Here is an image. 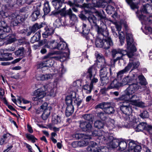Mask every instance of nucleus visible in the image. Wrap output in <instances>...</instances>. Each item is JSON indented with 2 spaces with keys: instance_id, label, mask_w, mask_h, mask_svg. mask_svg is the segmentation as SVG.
I'll use <instances>...</instances> for the list:
<instances>
[{
  "instance_id": "nucleus-3",
  "label": "nucleus",
  "mask_w": 152,
  "mask_h": 152,
  "mask_svg": "<svg viewBox=\"0 0 152 152\" xmlns=\"http://www.w3.org/2000/svg\"><path fill=\"white\" fill-rule=\"evenodd\" d=\"M96 70L93 66H91L88 69L86 72L84 73L82 76L85 77L91 80L90 84L92 86L95 84L98 81V79L96 76Z\"/></svg>"
},
{
  "instance_id": "nucleus-31",
  "label": "nucleus",
  "mask_w": 152,
  "mask_h": 152,
  "mask_svg": "<svg viewBox=\"0 0 152 152\" xmlns=\"http://www.w3.org/2000/svg\"><path fill=\"white\" fill-rule=\"evenodd\" d=\"M120 84L116 79H114L111 83L110 86L108 87V88L112 89L117 88L120 86Z\"/></svg>"
},
{
  "instance_id": "nucleus-6",
  "label": "nucleus",
  "mask_w": 152,
  "mask_h": 152,
  "mask_svg": "<svg viewBox=\"0 0 152 152\" xmlns=\"http://www.w3.org/2000/svg\"><path fill=\"white\" fill-rule=\"evenodd\" d=\"M140 86L138 85L137 84H133L129 85V86L126 88L125 91V94L122 95L121 96L117 99H120L121 98L127 96L131 95L133 94L138 89L141 88Z\"/></svg>"
},
{
  "instance_id": "nucleus-47",
  "label": "nucleus",
  "mask_w": 152,
  "mask_h": 152,
  "mask_svg": "<svg viewBox=\"0 0 152 152\" xmlns=\"http://www.w3.org/2000/svg\"><path fill=\"white\" fill-rule=\"evenodd\" d=\"M103 39H102L99 38L96 39L95 44L96 47L98 48H103Z\"/></svg>"
},
{
  "instance_id": "nucleus-13",
  "label": "nucleus",
  "mask_w": 152,
  "mask_h": 152,
  "mask_svg": "<svg viewBox=\"0 0 152 152\" xmlns=\"http://www.w3.org/2000/svg\"><path fill=\"white\" fill-rule=\"evenodd\" d=\"M0 39L6 40L8 43H11L15 40V35L14 34H10L7 36L3 33L0 35Z\"/></svg>"
},
{
  "instance_id": "nucleus-26",
  "label": "nucleus",
  "mask_w": 152,
  "mask_h": 152,
  "mask_svg": "<svg viewBox=\"0 0 152 152\" xmlns=\"http://www.w3.org/2000/svg\"><path fill=\"white\" fill-rule=\"evenodd\" d=\"M52 3L55 9L56 10H58L61 8L63 4L61 0H53Z\"/></svg>"
},
{
  "instance_id": "nucleus-63",
  "label": "nucleus",
  "mask_w": 152,
  "mask_h": 152,
  "mask_svg": "<svg viewBox=\"0 0 152 152\" xmlns=\"http://www.w3.org/2000/svg\"><path fill=\"white\" fill-rule=\"evenodd\" d=\"M92 1L95 7H98L102 4L100 0H92Z\"/></svg>"
},
{
  "instance_id": "nucleus-43",
  "label": "nucleus",
  "mask_w": 152,
  "mask_h": 152,
  "mask_svg": "<svg viewBox=\"0 0 152 152\" xmlns=\"http://www.w3.org/2000/svg\"><path fill=\"white\" fill-rule=\"evenodd\" d=\"M42 23L38 24L37 23H35L32 27H30L35 33L38 29L43 27Z\"/></svg>"
},
{
  "instance_id": "nucleus-64",
  "label": "nucleus",
  "mask_w": 152,
  "mask_h": 152,
  "mask_svg": "<svg viewBox=\"0 0 152 152\" xmlns=\"http://www.w3.org/2000/svg\"><path fill=\"white\" fill-rule=\"evenodd\" d=\"M106 11L108 13H111L112 11H113L114 8L111 5H108L106 9Z\"/></svg>"
},
{
  "instance_id": "nucleus-60",
  "label": "nucleus",
  "mask_w": 152,
  "mask_h": 152,
  "mask_svg": "<svg viewBox=\"0 0 152 152\" xmlns=\"http://www.w3.org/2000/svg\"><path fill=\"white\" fill-rule=\"evenodd\" d=\"M124 118L126 121L129 122H132L134 120V117L131 114L126 115V116Z\"/></svg>"
},
{
  "instance_id": "nucleus-23",
  "label": "nucleus",
  "mask_w": 152,
  "mask_h": 152,
  "mask_svg": "<svg viewBox=\"0 0 152 152\" xmlns=\"http://www.w3.org/2000/svg\"><path fill=\"white\" fill-rule=\"evenodd\" d=\"M76 97V93L75 92H72L69 96H67L66 98V104H72L73 99H75Z\"/></svg>"
},
{
  "instance_id": "nucleus-4",
  "label": "nucleus",
  "mask_w": 152,
  "mask_h": 152,
  "mask_svg": "<svg viewBox=\"0 0 152 152\" xmlns=\"http://www.w3.org/2000/svg\"><path fill=\"white\" fill-rule=\"evenodd\" d=\"M140 97L138 96L137 94H132L131 95L127 96L120 99H117L118 101L127 100L130 101L132 104L136 106L143 107L144 106V103L142 102H140Z\"/></svg>"
},
{
  "instance_id": "nucleus-48",
  "label": "nucleus",
  "mask_w": 152,
  "mask_h": 152,
  "mask_svg": "<svg viewBox=\"0 0 152 152\" xmlns=\"http://www.w3.org/2000/svg\"><path fill=\"white\" fill-rule=\"evenodd\" d=\"M50 85L48 86H44L43 88H47V89L48 92L49 93V95L51 96H54L55 94L54 90L52 87L50 88Z\"/></svg>"
},
{
  "instance_id": "nucleus-32",
  "label": "nucleus",
  "mask_w": 152,
  "mask_h": 152,
  "mask_svg": "<svg viewBox=\"0 0 152 152\" xmlns=\"http://www.w3.org/2000/svg\"><path fill=\"white\" fill-rule=\"evenodd\" d=\"M25 53V49L23 47H21L15 52V55L19 56L24 57Z\"/></svg>"
},
{
  "instance_id": "nucleus-15",
  "label": "nucleus",
  "mask_w": 152,
  "mask_h": 152,
  "mask_svg": "<svg viewBox=\"0 0 152 152\" xmlns=\"http://www.w3.org/2000/svg\"><path fill=\"white\" fill-rule=\"evenodd\" d=\"M105 37V38L103 39V48L106 50L113 46V43L110 37L108 36Z\"/></svg>"
},
{
  "instance_id": "nucleus-51",
  "label": "nucleus",
  "mask_w": 152,
  "mask_h": 152,
  "mask_svg": "<svg viewBox=\"0 0 152 152\" xmlns=\"http://www.w3.org/2000/svg\"><path fill=\"white\" fill-rule=\"evenodd\" d=\"M69 18L70 19V21L71 24L72 25L74 24L75 22H76L77 20V18L76 16L72 12L71 14L69 16Z\"/></svg>"
},
{
  "instance_id": "nucleus-52",
  "label": "nucleus",
  "mask_w": 152,
  "mask_h": 152,
  "mask_svg": "<svg viewBox=\"0 0 152 152\" xmlns=\"http://www.w3.org/2000/svg\"><path fill=\"white\" fill-rule=\"evenodd\" d=\"M98 117L102 121H105L107 118L106 114L104 112H100L97 114Z\"/></svg>"
},
{
  "instance_id": "nucleus-9",
  "label": "nucleus",
  "mask_w": 152,
  "mask_h": 152,
  "mask_svg": "<svg viewBox=\"0 0 152 152\" xmlns=\"http://www.w3.org/2000/svg\"><path fill=\"white\" fill-rule=\"evenodd\" d=\"M121 110L125 115H129L132 112V109L129 104L126 102H124L121 106Z\"/></svg>"
},
{
  "instance_id": "nucleus-28",
  "label": "nucleus",
  "mask_w": 152,
  "mask_h": 152,
  "mask_svg": "<svg viewBox=\"0 0 152 152\" xmlns=\"http://www.w3.org/2000/svg\"><path fill=\"white\" fill-rule=\"evenodd\" d=\"M40 37L41 35L40 32L39 31H38L31 37L30 42L32 43H34L35 42H38L40 39Z\"/></svg>"
},
{
  "instance_id": "nucleus-49",
  "label": "nucleus",
  "mask_w": 152,
  "mask_h": 152,
  "mask_svg": "<svg viewBox=\"0 0 152 152\" xmlns=\"http://www.w3.org/2000/svg\"><path fill=\"white\" fill-rule=\"evenodd\" d=\"M82 35H86L89 33V29L86 27V25L83 23L82 25Z\"/></svg>"
},
{
  "instance_id": "nucleus-46",
  "label": "nucleus",
  "mask_w": 152,
  "mask_h": 152,
  "mask_svg": "<svg viewBox=\"0 0 152 152\" xmlns=\"http://www.w3.org/2000/svg\"><path fill=\"white\" fill-rule=\"evenodd\" d=\"M83 99L78 97L74 100L73 104L74 105H76L78 107L81 104L83 103Z\"/></svg>"
},
{
  "instance_id": "nucleus-24",
  "label": "nucleus",
  "mask_w": 152,
  "mask_h": 152,
  "mask_svg": "<svg viewBox=\"0 0 152 152\" xmlns=\"http://www.w3.org/2000/svg\"><path fill=\"white\" fill-rule=\"evenodd\" d=\"M127 47L128 51H127V53L126 55L127 54L129 58H131L133 56V53L137 51V49L134 45L129 46V48L127 46Z\"/></svg>"
},
{
  "instance_id": "nucleus-35",
  "label": "nucleus",
  "mask_w": 152,
  "mask_h": 152,
  "mask_svg": "<svg viewBox=\"0 0 152 152\" xmlns=\"http://www.w3.org/2000/svg\"><path fill=\"white\" fill-rule=\"evenodd\" d=\"M54 29L52 28H48L45 32L42 34V36L44 37L47 38L49 35H50L53 34Z\"/></svg>"
},
{
  "instance_id": "nucleus-8",
  "label": "nucleus",
  "mask_w": 152,
  "mask_h": 152,
  "mask_svg": "<svg viewBox=\"0 0 152 152\" xmlns=\"http://www.w3.org/2000/svg\"><path fill=\"white\" fill-rule=\"evenodd\" d=\"M9 19L14 26H17L20 23L22 20L21 17L16 13H12L9 16Z\"/></svg>"
},
{
  "instance_id": "nucleus-18",
  "label": "nucleus",
  "mask_w": 152,
  "mask_h": 152,
  "mask_svg": "<svg viewBox=\"0 0 152 152\" xmlns=\"http://www.w3.org/2000/svg\"><path fill=\"white\" fill-rule=\"evenodd\" d=\"M98 138L102 141H106L108 138L109 134L105 133L104 131L98 129Z\"/></svg>"
},
{
  "instance_id": "nucleus-12",
  "label": "nucleus",
  "mask_w": 152,
  "mask_h": 152,
  "mask_svg": "<svg viewBox=\"0 0 152 152\" xmlns=\"http://www.w3.org/2000/svg\"><path fill=\"white\" fill-rule=\"evenodd\" d=\"M80 127L84 132H90L92 129V126L90 123L83 121H80Z\"/></svg>"
},
{
  "instance_id": "nucleus-41",
  "label": "nucleus",
  "mask_w": 152,
  "mask_h": 152,
  "mask_svg": "<svg viewBox=\"0 0 152 152\" xmlns=\"http://www.w3.org/2000/svg\"><path fill=\"white\" fill-rule=\"evenodd\" d=\"M110 75L100 76L101 83L103 85H106L109 82V77Z\"/></svg>"
},
{
  "instance_id": "nucleus-62",
  "label": "nucleus",
  "mask_w": 152,
  "mask_h": 152,
  "mask_svg": "<svg viewBox=\"0 0 152 152\" xmlns=\"http://www.w3.org/2000/svg\"><path fill=\"white\" fill-rule=\"evenodd\" d=\"M26 137L29 140H31L32 142L34 143L35 142L37 139L32 135L29 134H27Z\"/></svg>"
},
{
  "instance_id": "nucleus-29",
  "label": "nucleus",
  "mask_w": 152,
  "mask_h": 152,
  "mask_svg": "<svg viewBox=\"0 0 152 152\" xmlns=\"http://www.w3.org/2000/svg\"><path fill=\"white\" fill-rule=\"evenodd\" d=\"M10 135L9 134H4L0 138V145H1L7 143L8 141Z\"/></svg>"
},
{
  "instance_id": "nucleus-14",
  "label": "nucleus",
  "mask_w": 152,
  "mask_h": 152,
  "mask_svg": "<svg viewBox=\"0 0 152 152\" xmlns=\"http://www.w3.org/2000/svg\"><path fill=\"white\" fill-rule=\"evenodd\" d=\"M120 139L114 138L112 136H109L106 141L109 142V145L112 148H116L118 146Z\"/></svg>"
},
{
  "instance_id": "nucleus-20",
  "label": "nucleus",
  "mask_w": 152,
  "mask_h": 152,
  "mask_svg": "<svg viewBox=\"0 0 152 152\" xmlns=\"http://www.w3.org/2000/svg\"><path fill=\"white\" fill-rule=\"evenodd\" d=\"M95 27L98 34L105 37H107L108 36L109 33L107 31L104 30V29L99 27L98 25Z\"/></svg>"
},
{
  "instance_id": "nucleus-61",
  "label": "nucleus",
  "mask_w": 152,
  "mask_h": 152,
  "mask_svg": "<svg viewBox=\"0 0 152 152\" xmlns=\"http://www.w3.org/2000/svg\"><path fill=\"white\" fill-rule=\"evenodd\" d=\"M53 25L55 28H58L61 25L60 20L58 18L53 23Z\"/></svg>"
},
{
  "instance_id": "nucleus-36",
  "label": "nucleus",
  "mask_w": 152,
  "mask_h": 152,
  "mask_svg": "<svg viewBox=\"0 0 152 152\" xmlns=\"http://www.w3.org/2000/svg\"><path fill=\"white\" fill-rule=\"evenodd\" d=\"M146 125L145 123L142 122L140 123L136 127V131L138 132L143 131L145 129Z\"/></svg>"
},
{
  "instance_id": "nucleus-34",
  "label": "nucleus",
  "mask_w": 152,
  "mask_h": 152,
  "mask_svg": "<svg viewBox=\"0 0 152 152\" xmlns=\"http://www.w3.org/2000/svg\"><path fill=\"white\" fill-rule=\"evenodd\" d=\"M127 143L125 141H124L122 139H120L119 145H118L119 148L121 151L124 150L126 147Z\"/></svg>"
},
{
  "instance_id": "nucleus-45",
  "label": "nucleus",
  "mask_w": 152,
  "mask_h": 152,
  "mask_svg": "<svg viewBox=\"0 0 152 152\" xmlns=\"http://www.w3.org/2000/svg\"><path fill=\"white\" fill-rule=\"evenodd\" d=\"M52 76H53L51 74H48L41 75L38 77L41 80H48L51 78L52 77Z\"/></svg>"
},
{
  "instance_id": "nucleus-19",
  "label": "nucleus",
  "mask_w": 152,
  "mask_h": 152,
  "mask_svg": "<svg viewBox=\"0 0 152 152\" xmlns=\"http://www.w3.org/2000/svg\"><path fill=\"white\" fill-rule=\"evenodd\" d=\"M97 145L94 142H91L87 147L86 152H97Z\"/></svg>"
},
{
  "instance_id": "nucleus-37",
  "label": "nucleus",
  "mask_w": 152,
  "mask_h": 152,
  "mask_svg": "<svg viewBox=\"0 0 152 152\" xmlns=\"http://www.w3.org/2000/svg\"><path fill=\"white\" fill-rule=\"evenodd\" d=\"M138 79L139 80V83L142 85L145 86L148 84L146 79L144 76L141 75H138Z\"/></svg>"
},
{
  "instance_id": "nucleus-27",
  "label": "nucleus",
  "mask_w": 152,
  "mask_h": 152,
  "mask_svg": "<svg viewBox=\"0 0 152 152\" xmlns=\"http://www.w3.org/2000/svg\"><path fill=\"white\" fill-rule=\"evenodd\" d=\"M126 39L127 41V46L128 47L131 46L132 45H132L133 41V39L132 35L130 33H126Z\"/></svg>"
},
{
  "instance_id": "nucleus-17",
  "label": "nucleus",
  "mask_w": 152,
  "mask_h": 152,
  "mask_svg": "<svg viewBox=\"0 0 152 152\" xmlns=\"http://www.w3.org/2000/svg\"><path fill=\"white\" fill-rule=\"evenodd\" d=\"M10 27L8 26L6 22L4 21H0V35L3 34V32H9L10 30Z\"/></svg>"
},
{
  "instance_id": "nucleus-53",
  "label": "nucleus",
  "mask_w": 152,
  "mask_h": 152,
  "mask_svg": "<svg viewBox=\"0 0 152 152\" xmlns=\"http://www.w3.org/2000/svg\"><path fill=\"white\" fill-rule=\"evenodd\" d=\"M82 117L85 120L89 121L92 122L93 120L92 115L91 114H85L82 116Z\"/></svg>"
},
{
  "instance_id": "nucleus-50",
  "label": "nucleus",
  "mask_w": 152,
  "mask_h": 152,
  "mask_svg": "<svg viewBox=\"0 0 152 152\" xmlns=\"http://www.w3.org/2000/svg\"><path fill=\"white\" fill-rule=\"evenodd\" d=\"M104 126V124L99 120H97L94 123V126L99 129L103 128Z\"/></svg>"
},
{
  "instance_id": "nucleus-57",
  "label": "nucleus",
  "mask_w": 152,
  "mask_h": 152,
  "mask_svg": "<svg viewBox=\"0 0 152 152\" xmlns=\"http://www.w3.org/2000/svg\"><path fill=\"white\" fill-rule=\"evenodd\" d=\"M119 33V38L120 41L121 45L124 43V40L125 39V37L124 33L123 32H121V33L118 32Z\"/></svg>"
},
{
  "instance_id": "nucleus-22",
  "label": "nucleus",
  "mask_w": 152,
  "mask_h": 152,
  "mask_svg": "<svg viewBox=\"0 0 152 152\" xmlns=\"http://www.w3.org/2000/svg\"><path fill=\"white\" fill-rule=\"evenodd\" d=\"M67 107L66 108L65 114L66 115L69 116L73 113L74 111V105L72 104H66Z\"/></svg>"
},
{
  "instance_id": "nucleus-56",
  "label": "nucleus",
  "mask_w": 152,
  "mask_h": 152,
  "mask_svg": "<svg viewBox=\"0 0 152 152\" xmlns=\"http://www.w3.org/2000/svg\"><path fill=\"white\" fill-rule=\"evenodd\" d=\"M46 67H50L53 65V62L52 58H49L44 61Z\"/></svg>"
},
{
  "instance_id": "nucleus-7",
  "label": "nucleus",
  "mask_w": 152,
  "mask_h": 152,
  "mask_svg": "<svg viewBox=\"0 0 152 152\" xmlns=\"http://www.w3.org/2000/svg\"><path fill=\"white\" fill-rule=\"evenodd\" d=\"M42 88H39L35 91L34 93V96L32 99L33 101H37L41 103L43 102L42 99L45 96L46 93Z\"/></svg>"
},
{
  "instance_id": "nucleus-44",
  "label": "nucleus",
  "mask_w": 152,
  "mask_h": 152,
  "mask_svg": "<svg viewBox=\"0 0 152 152\" xmlns=\"http://www.w3.org/2000/svg\"><path fill=\"white\" fill-rule=\"evenodd\" d=\"M40 15V12L39 10L34 11L31 15L32 20L33 21L36 20Z\"/></svg>"
},
{
  "instance_id": "nucleus-39",
  "label": "nucleus",
  "mask_w": 152,
  "mask_h": 152,
  "mask_svg": "<svg viewBox=\"0 0 152 152\" xmlns=\"http://www.w3.org/2000/svg\"><path fill=\"white\" fill-rule=\"evenodd\" d=\"M95 13L96 14L95 15L100 19H104L106 17L104 12L102 10L100 11H96L95 12Z\"/></svg>"
},
{
  "instance_id": "nucleus-33",
  "label": "nucleus",
  "mask_w": 152,
  "mask_h": 152,
  "mask_svg": "<svg viewBox=\"0 0 152 152\" xmlns=\"http://www.w3.org/2000/svg\"><path fill=\"white\" fill-rule=\"evenodd\" d=\"M43 10L45 15H47L50 12V7L48 1H47L44 3Z\"/></svg>"
},
{
  "instance_id": "nucleus-2",
  "label": "nucleus",
  "mask_w": 152,
  "mask_h": 152,
  "mask_svg": "<svg viewBox=\"0 0 152 152\" xmlns=\"http://www.w3.org/2000/svg\"><path fill=\"white\" fill-rule=\"evenodd\" d=\"M44 48H47L52 49H57L59 50L65 49L68 50L67 45L64 41H56L54 40L50 41L48 44L45 45Z\"/></svg>"
},
{
  "instance_id": "nucleus-10",
  "label": "nucleus",
  "mask_w": 152,
  "mask_h": 152,
  "mask_svg": "<svg viewBox=\"0 0 152 152\" xmlns=\"http://www.w3.org/2000/svg\"><path fill=\"white\" fill-rule=\"evenodd\" d=\"M129 152H140L142 149L141 146L133 142H130L129 144Z\"/></svg>"
},
{
  "instance_id": "nucleus-55",
  "label": "nucleus",
  "mask_w": 152,
  "mask_h": 152,
  "mask_svg": "<svg viewBox=\"0 0 152 152\" xmlns=\"http://www.w3.org/2000/svg\"><path fill=\"white\" fill-rule=\"evenodd\" d=\"M50 113V110L44 111L42 117L44 120H46Z\"/></svg>"
},
{
  "instance_id": "nucleus-42",
  "label": "nucleus",
  "mask_w": 152,
  "mask_h": 152,
  "mask_svg": "<svg viewBox=\"0 0 152 152\" xmlns=\"http://www.w3.org/2000/svg\"><path fill=\"white\" fill-rule=\"evenodd\" d=\"M109 104L106 106V108L104 109V111L106 113L108 114H113L114 113L115 110L114 108L111 106H109Z\"/></svg>"
},
{
  "instance_id": "nucleus-30",
  "label": "nucleus",
  "mask_w": 152,
  "mask_h": 152,
  "mask_svg": "<svg viewBox=\"0 0 152 152\" xmlns=\"http://www.w3.org/2000/svg\"><path fill=\"white\" fill-rule=\"evenodd\" d=\"M151 7L149 4H147L143 5L141 9L142 12L144 13L148 14L150 10L151 9Z\"/></svg>"
},
{
  "instance_id": "nucleus-16",
  "label": "nucleus",
  "mask_w": 152,
  "mask_h": 152,
  "mask_svg": "<svg viewBox=\"0 0 152 152\" xmlns=\"http://www.w3.org/2000/svg\"><path fill=\"white\" fill-rule=\"evenodd\" d=\"M86 16H88L87 20L90 23L91 27H95L97 25L98 20L96 17L94 15L91 14L88 16V13H86Z\"/></svg>"
},
{
  "instance_id": "nucleus-40",
  "label": "nucleus",
  "mask_w": 152,
  "mask_h": 152,
  "mask_svg": "<svg viewBox=\"0 0 152 152\" xmlns=\"http://www.w3.org/2000/svg\"><path fill=\"white\" fill-rule=\"evenodd\" d=\"M129 71L127 68L126 66L124 69L119 71L117 74V77L118 79L121 80L122 77L123 76V74Z\"/></svg>"
},
{
  "instance_id": "nucleus-1",
  "label": "nucleus",
  "mask_w": 152,
  "mask_h": 152,
  "mask_svg": "<svg viewBox=\"0 0 152 152\" xmlns=\"http://www.w3.org/2000/svg\"><path fill=\"white\" fill-rule=\"evenodd\" d=\"M96 58L99 62L104 63L103 65H101V69L99 71L100 76L111 75L113 73L111 68L109 67V66L104 57L98 54Z\"/></svg>"
},
{
  "instance_id": "nucleus-11",
  "label": "nucleus",
  "mask_w": 152,
  "mask_h": 152,
  "mask_svg": "<svg viewBox=\"0 0 152 152\" xmlns=\"http://www.w3.org/2000/svg\"><path fill=\"white\" fill-rule=\"evenodd\" d=\"M140 64V63L137 59L135 58H131L130 59L129 62L126 67L129 70L131 68H132L131 70V71H132L134 69L137 68L139 66Z\"/></svg>"
},
{
  "instance_id": "nucleus-5",
  "label": "nucleus",
  "mask_w": 152,
  "mask_h": 152,
  "mask_svg": "<svg viewBox=\"0 0 152 152\" xmlns=\"http://www.w3.org/2000/svg\"><path fill=\"white\" fill-rule=\"evenodd\" d=\"M127 53L126 50H124L119 48L113 49L111 51V54L113 58L117 57L113 60V62L115 63L117 61L122 59L123 56Z\"/></svg>"
},
{
  "instance_id": "nucleus-58",
  "label": "nucleus",
  "mask_w": 152,
  "mask_h": 152,
  "mask_svg": "<svg viewBox=\"0 0 152 152\" xmlns=\"http://www.w3.org/2000/svg\"><path fill=\"white\" fill-rule=\"evenodd\" d=\"M139 116L142 118H147L149 117V115L147 111L144 110L140 113Z\"/></svg>"
},
{
  "instance_id": "nucleus-38",
  "label": "nucleus",
  "mask_w": 152,
  "mask_h": 152,
  "mask_svg": "<svg viewBox=\"0 0 152 152\" xmlns=\"http://www.w3.org/2000/svg\"><path fill=\"white\" fill-rule=\"evenodd\" d=\"M93 88V86H92L90 84V85H85L83 87V89L86 91V93L87 94L90 93Z\"/></svg>"
},
{
  "instance_id": "nucleus-54",
  "label": "nucleus",
  "mask_w": 152,
  "mask_h": 152,
  "mask_svg": "<svg viewBox=\"0 0 152 152\" xmlns=\"http://www.w3.org/2000/svg\"><path fill=\"white\" fill-rule=\"evenodd\" d=\"M108 104V103L106 102H102L97 105L96 107V108H99L104 110V109L106 108V106Z\"/></svg>"
},
{
  "instance_id": "nucleus-21",
  "label": "nucleus",
  "mask_w": 152,
  "mask_h": 152,
  "mask_svg": "<svg viewBox=\"0 0 152 152\" xmlns=\"http://www.w3.org/2000/svg\"><path fill=\"white\" fill-rule=\"evenodd\" d=\"M65 7L66 6H65L64 8L59 10V13L60 15L64 17H66L67 15L69 16L72 12L71 8L66 10Z\"/></svg>"
},
{
  "instance_id": "nucleus-59",
  "label": "nucleus",
  "mask_w": 152,
  "mask_h": 152,
  "mask_svg": "<svg viewBox=\"0 0 152 152\" xmlns=\"http://www.w3.org/2000/svg\"><path fill=\"white\" fill-rule=\"evenodd\" d=\"M78 146L83 147L87 145L88 144V142L86 140H82L78 142Z\"/></svg>"
},
{
  "instance_id": "nucleus-25",
  "label": "nucleus",
  "mask_w": 152,
  "mask_h": 152,
  "mask_svg": "<svg viewBox=\"0 0 152 152\" xmlns=\"http://www.w3.org/2000/svg\"><path fill=\"white\" fill-rule=\"evenodd\" d=\"M8 7L5 4L3 5L1 7V9L0 11V13L2 16L4 18L7 17L9 15L7 13V12L9 9L8 8Z\"/></svg>"
}]
</instances>
